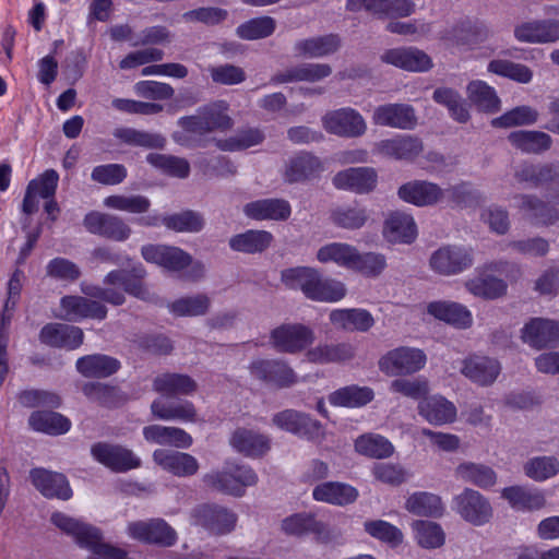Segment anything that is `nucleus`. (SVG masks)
Listing matches in <instances>:
<instances>
[{"label": "nucleus", "mask_w": 559, "mask_h": 559, "mask_svg": "<svg viewBox=\"0 0 559 559\" xmlns=\"http://www.w3.org/2000/svg\"><path fill=\"white\" fill-rule=\"evenodd\" d=\"M332 69L329 64L324 63H304L292 67L284 72L274 74L270 83L273 85L289 83V82H316L329 76Z\"/></svg>", "instance_id": "f704fd0d"}, {"label": "nucleus", "mask_w": 559, "mask_h": 559, "mask_svg": "<svg viewBox=\"0 0 559 559\" xmlns=\"http://www.w3.org/2000/svg\"><path fill=\"white\" fill-rule=\"evenodd\" d=\"M95 461L115 473H126L141 466V460L132 450L108 442H96L91 448Z\"/></svg>", "instance_id": "1a4fd4ad"}, {"label": "nucleus", "mask_w": 559, "mask_h": 559, "mask_svg": "<svg viewBox=\"0 0 559 559\" xmlns=\"http://www.w3.org/2000/svg\"><path fill=\"white\" fill-rule=\"evenodd\" d=\"M104 205L108 209L121 212H128L131 214H143L148 211L151 206V201L146 197L140 194H111L104 199Z\"/></svg>", "instance_id": "774afa93"}, {"label": "nucleus", "mask_w": 559, "mask_h": 559, "mask_svg": "<svg viewBox=\"0 0 559 559\" xmlns=\"http://www.w3.org/2000/svg\"><path fill=\"white\" fill-rule=\"evenodd\" d=\"M127 533L138 542L160 547H171L178 540L175 528L162 518L131 522L128 524Z\"/></svg>", "instance_id": "0eeeda50"}, {"label": "nucleus", "mask_w": 559, "mask_h": 559, "mask_svg": "<svg viewBox=\"0 0 559 559\" xmlns=\"http://www.w3.org/2000/svg\"><path fill=\"white\" fill-rule=\"evenodd\" d=\"M397 195L402 201L416 206H431L441 201L444 190L431 181L412 180L399 188Z\"/></svg>", "instance_id": "aec40b11"}, {"label": "nucleus", "mask_w": 559, "mask_h": 559, "mask_svg": "<svg viewBox=\"0 0 559 559\" xmlns=\"http://www.w3.org/2000/svg\"><path fill=\"white\" fill-rule=\"evenodd\" d=\"M307 359L313 364L344 362L354 358L355 347L350 343L320 344L310 348Z\"/></svg>", "instance_id": "09e8293b"}, {"label": "nucleus", "mask_w": 559, "mask_h": 559, "mask_svg": "<svg viewBox=\"0 0 559 559\" xmlns=\"http://www.w3.org/2000/svg\"><path fill=\"white\" fill-rule=\"evenodd\" d=\"M32 485L47 499L68 501L73 497V490L67 476L59 472L34 467L29 471Z\"/></svg>", "instance_id": "ddd939ff"}, {"label": "nucleus", "mask_w": 559, "mask_h": 559, "mask_svg": "<svg viewBox=\"0 0 559 559\" xmlns=\"http://www.w3.org/2000/svg\"><path fill=\"white\" fill-rule=\"evenodd\" d=\"M406 509L416 515L438 518L443 513L441 498L427 491H418L411 495L406 500Z\"/></svg>", "instance_id": "5fc2aeb1"}, {"label": "nucleus", "mask_w": 559, "mask_h": 559, "mask_svg": "<svg viewBox=\"0 0 559 559\" xmlns=\"http://www.w3.org/2000/svg\"><path fill=\"white\" fill-rule=\"evenodd\" d=\"M305 296L311 300L336 302L346 295V288L342 282L324 280L314 269L310 280L306 283Z\"/></svg>", "instance_id": "473e14b6"}, {"label": "nucleus", "mask_w": 559, "mask_h": 559, "mask_svg": "<svg viewBox=\"0 0 559 559\" xmlns=\"http://www.w3.org/2000/svg\"><path fill=\"white\" fill-rule=\"evenodd\" d=\"M163 225L177 233H199L204 227V218L195 211L186 210L164 216Z\"/></svg>", "instance_id": "e2e57ef3"}, {"label": "nucleus", "mask_w": 559, "mask_h": 559, "mask_svg": "<svg viewBox=\"0 0 559 559\" xmlns=\"http://www.w3.org/2000/svg\"><path fill=\"white\" fill-rule=\"evenodd\" d=\"M514 177L521 183H527L532 188H538L559 179V166L552 163H524L515 171Z\"/></svg>", "instance_id": "79ce46f5"}, {"label": "nucleus", "mask_w": 559, "mask_h": 559, "mask_svg": "<svg viewBox=\"0 0 559 559\" xmlns=\"http://www.w3.org/2000/svg\"><path fill=\"white\" fill-rule=\"evenodd\" d=\"M210 298L205 294L192 297H181L170 302L168 308L177 317H199L207 312Z\"/></svg>", "instance_id": "69168bd1"}, {"label": "nucleus", "mask_w": 559, "mask_h": 559, "mask_svg": "<svg viewBox=\"0 0 559 559\" xmlns=\"http://www.w3.org/2000/svg\"><path fill=\"white\" fill-rule=\"evenodd\" d=\"M274 240L272 233L263 229H247L229 238L230 250L246 254H258L267 250Z\"/></svg>", "instance_id": "2f4dec72"}, {"label": "nucleus", "mask_w": 559, "mask_h": 559, "mask_svg": "<svg viewBox=\"0 0 559 559\" xmlns=\"http://www.w3.org/2000/svg\"><path fill=\"white\" fill-rule=\"evenodd\" d=\"M519 209L525 212L535 226L548 227L559 222V210L534 194H521Z\"/></svg>", "instance_id": "7c9ffc66"}, {"label": "nucleus", "mask_w": 559, "mask_h": 559, "mask_svg": "<svg viewBox=\"0 0 559 559\" xmlns=\"http://www.w3.org/2000/svg\"><path fill=\"white\" fill-rule=\"evenodd\" d=\"M379 152L397 160H414L424 150L423 141L415 135H396L378 144Z\"/></svg>", "instance_id": "a878e982"}, {"label": "nucleus", "mask_w": 559, "mask_h": 559, "mask_svg": "<svg viewBox=\"0 0 559 559\" xmlns=\"http://www.w3.org/2000/svg\"><path fill=\"white\" fill-rule=\"evenodd\" d=\"M487 70L496 75L518 83L526 84L533 79V71L525 64L504 59H495L488 63Z\"/></svg>", "instance_id": "0e129e2a"}, {"label": "nucleus", "mask_w": 559, "mask_h": 559, "mask_svg": "<svg viewBox=\"0 0 559 559\" xmlns=\"http://www.w3.org/2000/svg\"><path fill=\"white\" fill-rule=\"evenodd\" d=\"M258 476L255 472L246 465H235L228 471H217L205 474L203 483L219 492L241 497L245 488L255 485Z\"/></svg>", "instance_id": "20e7f679"}, {"label": "nucleus", "mask_w": 559, "mask_h": 559, "mask_svg": "<svg viewBox=\"0 0 559 559\" xmlns=\"http://www.w3.org/2000/svg\"><path fill=\"white\" fill-rule=\"evenodd\" d=\"M112 135L121 143L135 147L163 148L166 144L165 138L159 133L138 130L130 127L116 128Z\"/></svg>", "instance_id": "603ef678"}, {"label": "nucleus", "mask_w": 559, "mask_h": 559, "mask_svg": "<svg viewBox=\"0 0 559 559\" xmlns=\"http://www.w3.org/2000/svg\"><path fill=\"white\" fill-rule=\"evenodd\" d=\"M321 170L322 165L317 156L301 152L289 159L284 177L289 183L302 182L317 177Z\"/></svg>", "instance_id": "58836bf2"}, {"label": "nucleus", "mask_w": 559, "mask_h": 559, "mask_svg": "<svg viewBox=\"0 0 559 559\" xmlns=\"http://www.w3.org/2000/svg\"><path fill=\"white\" fill-rule=\"evenodd\" d=\"M424 350L414 347L400 346L389 350L378 361L379 369L386 376L412 374L426 365Z\"/></svg>", "instance_id": "39448f33"}, {"label": "nucleus", "mask_w": 559, "mask_h": 559, "mask_svg": "<svg viewBox=\"0 0 559 559\" xmlns=\"http://www.w3.org/2000/svg\"><path fill=\"white\" fill-rule=\"evenodd\" d=\"M153 457L163 469L179 477L192 476L199 469L197 459L189 453L157 449Z\"/></svg>", "instance_id": "c756f323"}, {"label": "nucleus", "mask_w": 559, "mask_h": 559, "mask_svg": "<svg viewBox=\"0 0 559 559\" xmlns=\"http://www.w3.org/2000/svg\"><path fill=\"white\" fill-rule=\"evenodd\" d=\"M358 495L354 486L341 481H325L317 485L312 490L316 501L340 507L355 502Z\"/></svg>", "instance_id": "72a5a7b5"}, {"label": "nucleus", "mask_w": 559, "mask_h": 559, "mask_svg": "<svg viewBox=\"0 0 559 559\" xmlns=\"http://www.w3.org/2000/svg\"><path fill=\"white\" fill-rule=\"evenodd\" d=\"M509 142L525 153L539 154L550 148L552 139L549 134L536 130H518L508 135Z\"/></svg>", "instance_id": "3c124183"}, {"label": "nucleus", "mask_w": 559, "mask_h": 559, "mask_svg": "<svg viewBox=\"0 0 559 559\" xmlns=\"http://www.w3.org/2000/svg\"><path fill=\"white\" fill-rule=\"evenodd\" d=\"M39 341L49 347L74 350L83 344L84 333L75 325L50 322L41 328Z\"/></svg>", "instance_id": "f3484780"}, {"label": "nucleus", "mask_w": 559, "mask_h": 559, "mask_svg": "<svg viewBox=\"0 0 559 559\" xmlns=\"http://www.w3.org/2000/svg\"><path fill=\"white\" fill-rule=\"evenodd\" d=\"M501 496L516 511L539 510L546 503L544 492L537 488L510 486L502 490Z\"/></svg>", "instance_id": "a19ab883"}, {"label": "nucleus", "mask_w": 559, "mask_h": 559, "mask_svg": "<svg viewBox=\"0 0 559 559\" xmlns=\"http://www.w3.org/2000/svg\"><path fill=\"white\" fill-rule=\"evenodd\" d=\"M253 378L275 389L290 388L298 382L293 368L280 359H255L249 366Z\"/></svg>", "instance_id": "6e6552de"}, {"label": "nucleus", "mask_w": 559, "mask_h": 559, "mask_svg": "<svg viewBox=\"0 0 559 559\" xmlns=\"http://www.w3.org/2000/svg\"><path fill=\"white\" fill-rule=\"evenodd\" d=\"M86 230L115 241H126L131 235V228L119 216L98 211L88 212L83 219Z\"/></svg>", "instance_id": "2eb2a0df"}, {"label": "nucleus", "mask_w": 559, "mask_h": 559, "mask_svg": "<svg viewBox=\"0 0 559 559\" xmlns=\"http://www.w3.org/2000/svg\"><path fill=\"white\" fill-rule=\"evenodd\" d=\"M340 47V36L328 34L296 41L294 52L299 57L320 58L334 53Z\"/></svg>", "instance_id": "c03bdc74"}, {"label": "nucleus", "mask_w": 559, "mask_h": 559, "mask_svg": "<svg viewBox=\"0 0 559 559\" xmlns=\"http://www.w3.org/2000/svg\"><path fill=\"white\" fill-rule=\"evenodd\" d=\"M120 361L104 354L82 356L76 360L78 371L86 378H107L120 369Z\"/></svg>", "instance_id": "ea45409f"}, {"label": "nucleus", "mask_w": 559, "mask_h": 559, "mask_svg": "<svg viewBox=\"0 0 559 559\" xmlns=\"http://www.w3.org/2000/svg\"><path fill=\"white\" fill-rule=\"evenodd\" d=\"M356 248L348 243L332 242L321 247L317 252V259L321 263L334 262L338 266L352 270L355 262Z\"/></svg>", "instance_id": "052dcab7"}, {"label": "nucleus", "mask_w": 559, "mask_h": 559, "mask_svg": "<svg viewBox=\"0 0 559 559\" xmlns=\"http://www.w3.org/2000/svg\"><path fill=\"white\" fill-rule=\"evenodd\" d=\"M381 61L411 72H425L432 67L431 58L415 47L388 49Z\"/></svg>", "instance_id": "4be33fe9"}, {"label": "nucleus", "mask_w": 559, "mask_h": 559, "mask_svg": "<svg viewBox=\"0 0 559 559\" xmlns=\"http://www.w3.org/2000/svg\"><path fill=\"white\" fill-rule=\"evenodd\" d=\"M146 275L144 266L139 263L131 269L112 270L104 278L106 285H120L123 293L138 298H144L146 288L143 280Z\"/></svg>", "instance_id": "c85d7f7f"}, {"label": "nucleus", "mask_w": 559, "mask_h": 559, "mask_svg": "<svg viewBox=\"0 0 559 559\" xmlns=\"http://www.w3.org/2000/svg\"><path fill=\"white\" fill-rule=\"evenodd\" d=\"M235 450L250 457H260L270 450V438L257 431L239 428L230 439Z\"/></svg>", "instance_id": "37998d69"}, {"label": "nucleus", "mask_w": 559, "mask_h": 559, "mask_svg": "<svg viewBox=\"0 0 559 559\" xmlns=\"http://www.w3.org/2000/svg\"><path fill=\"white\" fill-rule=\"evenodd\" d=\"M427 312L439 321L457 329H467L473 323L472 312L462 304L438 300L427 306Z\"/></svg>", "instance_id": "cd10ccee"}, {"label": "nucleus", "mask_w": 559, "mask_h": 559, "mask_svg": "<svg viewBox=\"0 0 559 559\" xmlns=\"http://www.w3.org/2000/svg\"><path fill=\"white\" fill-rule=\"evenodd\" d=\"M357 453L371 459H386L394 452L391 441L378 433H364L355 440Z\"/></svg>", "instance_id": "864d4df0"}, {"label": "nucleus", "mask_w": 559, "mask_h": 559, "mask_svg": "<svg viewBox=\"0 0 559 559\" xmlns=\"http://www.w3.org/2000/svg\"><path fill=\"white\" fill-rule=\"evenodd\" d=\"M141 254L146 262L157 264L169 272L188 269L185 277L189 281H199L204 275L203 263H193L191 254L179 247L150 243L141 248Z\"/></svg>", "instance_id": "f257e3e1"}, {"label": "nucleus", "mask_w": 559, "mask_h": 559, "mask_svg": "<svg viewBox=\"0 0 559 559\" xmlns=\"http://www.w3.org/2000/svg\"><path fill=\"white\" fill-rule=\"evenodd\" d=\"M414 2H346V10H364L378 19H397L411 15L415 10ZM390 33L409 35L416 33V26L412 23L390 21L386 25Z\"/></svg>", "instance_id": "f03ea898"}, {"label": "nucleus", "mask_w": 559, "mask_h": 559, "mask_svg": "<svg viewBox=\"0 0 559 559\" xmlns=\"http://www.w3.org/2000/svg\"><path fill=\"white\" fill-rule=\"evenodd\" d=\"M271 341L277 352L296 354L313 343L314 333L301 323H284L272 330Z\"/></svg>", "instance_id": "9d476101"}, {"label": "nucleus", "mask_w": 559, "mask_h": 559, "mask_svg": "<svg viewBox=\"0 0 559 559\" xmlns=\"http://www.w3.org/2000/svg\"><path fill=\"white\" fill-rule=\"evenodd\" d=\"M374 124L394 129L412 130L417 123L415 109L408 104H384L372 115Z\"/></svg>", "instance_id": "6ab92c4d"}, {"label": "nucleus", "mask_w": 559, "mask_h": 559, "mask_svg": "<svg viewBox=\"0 0 559 559\" xmlns=\"http://www.w3.org/2000/svg\"><path fill=\"white\" fill-rule=\"evenodd\" d=\"M419 414L430 424L452 423L456 417V407L441 395L425 396L418 404Z\"/></svg>", "instance_id": "e433bc0d"}, {"label": "nucleus", "mask_w": 559, "mask_h": 559, "mask_svg": "<svg viewBox=\"0 0 559 559\" xmlns=\"http://www.w3.org/2000/svg\"><path fill=\"white\" fill-rule=\"evenodd\" d=\"M237 520L235 512L216 503L197 504L189 513V522L192 526L200 527L210 535L216 536L233 532Z\"/></svg>", "instance_id": "7ed1b4c3"}, {"label": "nucleus", "mask_w": 559, "mask_h": 559, "mask_svg": "<svg viewBox=\"0 0 559 559\" xmlns=\"http://www.w3.org/2000/svg\"><path fill=\"white\" fill-rule=\"evenodd\" d=\"M469 100L481 111L493 114L500 109V99L495 88L477 80L467 85Z\"/></svg>", "instance_id": "6e6d98bb"}, {"label": "nucleus", "mask_w": 559, "mask_h": 559, "mask_svg": "<svg viewBox=\"0 0 559 559\" xmlns=\"http://www.w3.org/2000/svg\"><path fill=\"white\" fill-rule=\"evenodd\" d=\"M146 160L154 168L170 177L185 179L190 175V164L183 157L150 153L146 156Z\"/></svg>", "instance_id": "bf43d9fd"}, {"label": "nucleus", "mask_w": 559, "mask_h": 559, "mask_svg": "<svg viewBox=\"0 0 559 559\" xmlns=\"http://www.w3.org/2000/svg\"><path fill=\"white\" fill-rule=\"evenodd\" d=\"M330 321L350 332H367L374 323L371 313L365 309H335L330 313Z\"/></svg>", "instance_id": "de8ad7c7"}, {"label": "nucleus", "mask_w": 559, "mask_h": 559, "mask_svg": "<svg viewBox=\"0 0 559 559\" xmlns=\"http://www.w3.org/2000/svg\"><path fill=\"white\" fill-rule=\"evenodd\" d=\"M280 429L311 442H320L325 435L323 425L310 415L296 409H284L272 418Z\"/></svg>", "instance_id": "423d86ee"}, {"label": "nucleus", "mask_w": 559, "mask_h": 559, "mask_svg": "<svg viewBox=\"0 0 559 559\" xmlns=\"http://www.w3.org/2000/svg\"><path fill=\"white\" fill-rule=\"evenodd\" d=\"M243 213L255 221H286L292 215V206L284 199H261L247 203Z\"/></svg>", "instance_id": "bb28decb"}, {"label": "nucleus", "mask_w": 559, "mask_h": 559, "mask_svg": "<svg viewBox=\"0 0 559 559\" xmlns=\"http://www.w3.org/2000/svg\"><path fill=\"white\" fill-rule=\"evenodd\" d=\"M19 403L27 408L47 407L50 409L61 406V397L52 391L28 389L17 393Z\"/></svg>", "instance_id": "338daca9"}, {"label": "nucleus", "mask_w": 559, "mask_h": 559, "mask_svg": "<svg viewBox=\"0 0 559 559\" xmlns=\"http://www.w3.org/2000/svg\"><path fill=\"white\" fill-rule=\"evenodd\" d=\"M466 288L476 297L493 300L506 295L508 285L493 275H484L468 280Z\"/></svg>", "instance_id": "13d9d810"}, {"label": "nucleus", "mask_w": 559, "mask_h": 559, "mask_svg": "<svg viewBox=\"0 0 559 559\" xmlns=\"http://www.w3.org/2000/svg\"><path fill=\"white\" fill-rule=\"evenodd\" d=\"M522 340L537 349L552 347L559 341V322L544 318H533L522 329Z\"/></svg>", "instance_id": "412c9836"}, {"label": "nucleus", "mask_w": 559, "mask_h": 559, "mask_svg": "<svg viewBox=\"0 0 559 559\" xmlns=\"http://www.w3.org/2000/svg\"><path fill=\"white\" fill-rule=\"evenodd\" d=\"M453 509L462 519L475 526L486 524L492 515L489 501L480 492L469 488L455 496Z\"/></svg>", "instance_id": "4468645a"}, {"label": "nucleus", "mask_w": 559, "mask_h": 559, "mask_svg": "<svg viewBox=\"0 0 559 559\" xmlns=\"http://www.w3.org/2000/svg\"><path fill=\"white\" fill-rule=\"evenodd\" d=\"M378 181L377 173L370 167H352L338 171L333 177V185L337 189L349 190L356 193L372 191Z\"/></svg>", "instance_id": "b1692460"}, {"label": "nucleus", "mask_w": 559, "mask_h": 559, "mask_svg": "<svg viewBox=\"0 0 559 559\" xmlns=\"http://www.w3.org/2000/svg\"><path fill=\"white\" fill-rule=\"evenodd\" d=\"M63 319L69 322H81L84 319L105 320L107 308L104 304L78 295H66L60 299Z\"/></svg>", "instance_id": "dca6fc26"}, {"label": "nucleus", "mask_w": 559, "mask_h": 559, "mask_svg": "<svg viewBox=\"0 0 559 559\" xmlns=\"http://www.w3.org/2000/svg\"><path fill=\"white\" fill-rule=\"evenodd\" d=\"M432 98L437 104L445 106L451 118L460 123H465L469 119V111L465 100L453 88L438 87L433 91Z\"/></svg>", "instance_id": "4d7b16f0"}, {"label": "nucleus", "mask_w": 559, "mask_h": 559, "mask_svg": "<svg viewBox=\"0 0 559 559\" xmlns=\"http://www.w3.org/2000/svg\"><path fill=\"white\" fill-rule=\"evenodd\" d=\"M461 372L472 382L480 386H488L500 374L501 365L495 358L473 355L463 360Z\"/></svg>", "instance_id": "5701e85b"}, {"label": "nucleus", "mask_w": 559, "mask_h": 559, "mask_svg": "<svg viewBox=\"0 0 559 559\" xmlns=\"http://www.w3.org/2000/svg\"><path fill=\"white\" fill-rule=\"evenodd\" d=\"M197 389V382L183 373L165 372L153 381V390L163 396L191 395Z\"/></svg>", "instance_id": "4c0bfd02"}, {"label": "nucleus", "mask_w": 559, "mask_h": 559, "mask_svg": "<svg viewBox=\"0 0 559 559\" xmlns=\"http://www.w3.org/2000/svg\"><path fill=\"white\" fill-rule=\"evenodd\" d=\"M473 249L463 246H444L435 251L430 258V266L442 275L459 274L473 264Z\"/></svg>", "instance_id": "9b49d317"}, {"label": "nucleus", "mask_w": 559, "mask_h": 559, "mask_svg": "<svg viewBox=\"0 0 559 559\" xmlns=\"http://www.w3.org/2000/svg\"><path fill=\"white\" fill-rule=\"evenodd\" d=\"M322 126L326 132L344 138L360 136L367 129L362 116L349 107L328 111L322 117Z\"/></svg>", "instance_id": "f8f14e48"}, {"label": "nucleus", "mask_w": 559, "mask_h": 559, "mask_svg": "<svg viewBox=\"0 0 559 559\" xmlns=\"http://www.w3.org/2000/svg\"><path fill=\"white\" fill-rule=\"evenodd\" d=\"M374 399V392L369 386L357 384L340 388L329 395V402L333 406L359 408L369 404Z\"/></svg>", "instance_id": "49530a36"}, {"label": "nucleus", "mask_w": 559, "mask_h": 559, "mask_svg": "<svg viewBox=\"0 0 559 559\" xmlns=\"http://www.w3.org/2000/svg\"><path fill=\"white\" fill-rule=\"evenodd\" d=\"M282 530L292 536H304L313 534L321 543H329L332 539L328 525L317 520L316 515L307 512L294 513L282 521Z\"/></svg>", "instance_id": "a211bd4d"}, {"label": "nucleus", "mask_w": 559, "mask_h": 559, "mask_svg": "<svg viewBox=\"0 0 559 559\" xmlns=\"http://www.w3.org/2000/svg\"><path fill=\"white\" fill-rule=\"evenodd\" d=\"M487 36L488 29L481 22L464 20L452 28L450 39L459 47L472 49L485 41Z\"/></svg>", "instance_id": "8fccbe9b"}, {"label": "nucleus", "mask_w": 559, "mask_h": 559, "mask_svg": "<svg viewBox=\"0 0 559 559\" xmlns=\"http://www.w3.org/2000/svg\"><path fill=\"white\" fill-rule=\"evenodd\" d=\"M514 37L522 43L549 44L559 40V21L524 22L514 28Z\"/></svg>", "instance_id": "393cba45"}, {"label": "nucleus", "mask_w": 559, "mask_h": 559, "mask_svg": "<svg viewBox=\"0 0 559 559\" xmlns=\"http://www.w3.org/2000/svg\"><path fill=\"white\" fill-rule=\"evenodd\" d=\"M413 528L415 538L423 548L436 549L445 543V534L438 523L417 520L413 523Z\"/></svg>", "instance_id": "680f3d73"}, {"label": "nucleus", "mask_w": 559, "mask_h": 559, "mask_svg": "<svg viewBox=\"0 0 559 559\" xmlns=\"http://www.w3.org/2000/svg\"><path fill=\"white\" fill-rule=\"evenodd\" d=\"M28 425L34 431L49 436L64 435L71 428L68 417L52 411H34L28 417Z\"/></svg>", "instance_id": "a18cd8bd"}, {"label": "nucleus", "mask_w": 559, "mask_h": 559, "mask_svg": "<svg viewBox=\"0 0 559 559\" xmlns=\"http://www.w3.org/2000/svg\"><path fill=\"white\" fill-rule=\"evenodd\" d=\"M384 236L393 243H412L417 237V226L412 215L394 212L386 218Z\"/></svg>", "instance_id": "c9c22d12"}]
</instances>
